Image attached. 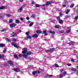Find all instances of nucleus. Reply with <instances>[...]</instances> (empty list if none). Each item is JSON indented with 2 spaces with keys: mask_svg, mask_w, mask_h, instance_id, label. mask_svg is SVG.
<instances>
[{
  "mask_svg": "<svg viewBox=\"0 0 78 78\" xmlns=\"http://www.w3.org/2000/svg\"><path fill=\"white\" fill-rule=\"evenodd\" d=\"M25 39L26 40H27V39H30V36H28Z\"/></svg>",
  "mask_w": 78,
  "mask_h": 78,
  "instance_id": "c03bdc74",
  "label": "nucleus"
},
{
  "mask_svg": "<svg viewBox=\"0 0 78 78\" xmlns=\"http://www.w3.org/2000/svg\"><path fill=\"white\" fill-rule=\"evenodd\" d=\"M32 37L35 38L37 37H38V35L37 34H34L32 36Z\"/></svg>",
  "mask_w": 78,
  "mask_h": 78,
  "instance_id": "1a4fd4ad",
  "label": "nucleus"
},
{
  "mask_svg": "<svg viewBox=\"0 0 78 78\" xmlns=\"http://www.w3.org/2000/svg\"><path fill=\"white\" fill-rule=\"evenodd\" d=\"M49 50L50 52H53V51H55V48H50Z\"/></svg>",
  "mask_w": 78,
  "mask_h": 78,
  "instance_id": "9d476101",
  "label": "nucleus"
},
{
  "mask_svg": "<svg viewBox=\"0 0 78 78\" xmlns=\"http://www.w3.org/2000/svg\"><path fill=\"white\" fill-rule=\"evenodd\" d=\"M75 42L71 41L70 42L68 43V44H69V45H75Z\"/></svg>",
  "mask_w": 78,
  "mask_h": 78,
  "instance_id": "7ed1b4c3",
  "label": "nucleus"
},
{
  "mask_svg": "<svg viewBox=\"0 0 78 78\" xmlns=\"http://www.w3.org/2000/svg\"><path fill=\"white\" fill-rule=\"evenodd\" d=\"M31 17H32V18H34V17H36V15L35 14H34L31 16Z\"/></svg>",
  "mask_w": 78,
  "mask_h": 78,
  "instance_id": "c756f323",
  "label": "nucleus"
},
{
  "mask_svg": "<svg viewBox=\"0 0 78 78\" xmlns=\"http://www.w3.org/2000/svg\"><path fill=\"white\" fill-rule=\"evenodd\" d=\"M51 2H46L45 4V5H46L47 6H48V5H51Z\"/></svg>",
  "mask_w": 78,
  "mask_h": 78,
  "instance_id": "423d86ee",
  "label": "nucleus"
},
{
  "mask_svg": "<svg viewBox=\"0 0 78 78\" xmlns=\"http://www.w3.org/2000/svg\"><path fill=\"white\" fill-rule=\"evenodd\" d=\"M60 70L61 72H63V71H64V69H61Z\"/></svg>",
  "mask_w": 78,
  "mask_h": 78,
  "instance_id": "864d4df0",
  "label": "nucleus"
},
{
  "mask_svg": "<svg viewBox=\"0 0 78 78\" xmlns=\"http://www.w3.org/2000/svg\"><path fill=\"white\" fill-rule=\"evenodd\" d=\"M10 26L12 28H13V27L16 26V24L15 23H12L10 25Z\"/></svg>",
  "mask_w": 78,
  "mask_h": 78,
  "instance_id": "20e7f679",
  "label": "nucleus"
},
{
  "mask_svg": "<svg viewBox=\"0 0 78 78\" xmlns=\"http://www.w3.org/2000/svg\"><path fill=\"white\" fill-rule=\"evenodd\" d=\"M19 1L20 2H22L23 1V0H19Z\"/></svg>",
  "mask_w": 78,
  "mask_h": 78,
  "instance_id": "4d7b16f0",
  "label": "nucleus"
},
{
  "mask_svg": "<svg viewBox=\"0 0 78 78\" xmlns=\"http://www.w3.org/2000/svg\"><path fill=\"white\" fill-rule=\"evenodd\" d=\"M34 24V22H31L30 24V27H31V26H33Z\"/></svg>",
  "mask_w": 78,
  "mask_h": 78,
  "instance_id": "a878e982",
  "label": "nucleus"
},
{
  "mask_svg": "<svg viewBox=\"0 0 78 78\" xmlns=\"http://www.w3.org/2000/svg\"><path fill=\"white\" fill-rule=\"evenodd\" d=\"M66 14H67L69 12H70V10L69 9H67L66 10Z\"/></svg>",
  "mask_w": 78,
  "mask_h": 78,
  "instance_id": "6ab92c4d",
  "label": "nucleus"
},
{
  "mask_svg": "<svg viewBox=\"0 0 78 78\" xmlns=\"http://www.w3.org/2000/svg\"><path fill=\"white\" fill-rule=\"evenodd\" d=\"M66 17H70V16H66Z\"/></svg>",
  "mask_w": 78,
  "mask_h": 78,
  "instance_id": "69168bd1",
  "label": "nucleus"
},
{
  "mask_svg": "<svg viewBox=\"0 0 78 78\" xmlns=\"http://www.w3.org/2000/svg\"><path fill=\"white\" fill-rule=\"evenodd\" d=\"M31 36H30V39H31Z\"/></svg>",
  "mask_w": 78,
  "mask_h": 78,
  "instance_id": "774afa93",
  "label": "nucleus"
},
{
  "mask_svg": "<svg viewBox=\"0 0 78 78\" xmlns=\"http://www.w3.org/2000/svg\"><path fill=\"white\" fill-rule=\"evenodd\" d=\"M32 4H34V1H33L32 2Z\"/></svg>",
  "mask_w": 78,
  "mask_h": 78,
  "instance_id": "5fc2aeb1",
  "label": "nucleus"
},
{
  "mask_svg": "<svg viewBox=\"0 0 78 78\" xmlns=\"http://www.w3.org/2000/svg\"><path fill=\"white\" fill-rule=\"evenodd\" d=\"M8 63L10 65H11L12 66L13 65V63H12V62L11 61H9L8 62Z\"/></svg>",
  "mask_w": 78,
  "mask_h": 78,
  "instance_id": "ddd939ff",
  "label": "nucleus"
},
{
  "mask_svg": "<svg viewBox=\"0 0 78 78\" xmlns=\"http://www.w3.org/2000/svg\"><path fill=\"white\" fill-rule=\"evenodd\" d=\"M74 4H72L70 6V8H73V6H74Z\"/></svg>",
  "mask_w": 78,
  "mask_h": 78,
  "instance_id": "5701e85b",
  "label": "nucleus"
},
{
  "mask_svg": "<svg viewBox=\"0 0 78 78\" xmlns=\"http://www.w3.org/2000/svg\"><path fill=\"white\" fill-rule=\"evenodd\" d=\"M11 44L14 47H16V48H18V47H19V46H18V45H17L16 44H15L14 43H12Z\"/></svg>",
  "mask_w": 78,
  "mask_h": 78,
  "instance_id": "0eeeda50",
  "label": "nucleus"
},
{
  "mask_svg": "<svg viewBox=\"0 0 78 78\" xmlns=\"http://www.w3.org/2000/svg\"><path fill=\"white\" fill-rule=\"evenodd\" d=\"M1 58H2V55H0V59H1Z\"/></svg>",
  "mask_w": 78,
  "mask_h": 78,
  "instance_id": "680f3d73",
  "label": "nucleus"
},
{
  "mask_svg": "<svg viewBox=\"0 0 78 78\" xmlns=\"http://www.w3.org/2000/svg\"><path fill=\"white\" fill-rule=\"evenodd\" d=\"M12 36H13L14 37H16V36H17V35L16 33H13V34H12Z\"/></svg>",
  "mask_w": 78,
  "mask_h": 78,
  "instance_id": "f3484780",
  "label": "nucleus"
},
{
  "mask_svg": "<svg viewBox=\"0 0 78 78\" xmlns=\"http://www.w3.org/2000/svg\"><path fill=\"white\" fill-rule=\"evenodd\" d=\"M12 19H10L9 20V23H12Z\"/></svg>",
  "mask_w": 78,
  "mask_h": 78,
  "instance_id": "7c9ffc66",
  "label": "nucleus"
},
{
  "mask_svg": "<svg viewBox=\"0 0 78 78\" xmlns=\"http://www.w3.org/2000/svg\"><path fill=\"white\" fill-rule=\"evenodd\" d=\"M6 29H3L1 31L4 32V31H6Z\"/></svg>",
  "mask_w": 78,
  "mask_h": 78,
  "instance_id": "37998d69",
  "label": "nucleus"
},
{
  "mask_svg": "<svg viewBox=\"0 0 78 78\" xmlns=\"http://www.w3.org/2000/svg\"><path fill=\"white\" fill-rule=\"evenodd\" d=\"M62 13H61V12L60 13V16H61L62 15Z\"/></svg>",
  "mask_w": 78,
  "mask_h": 78,
  "instance_id": "13d9d810",
  "label": "nucleus"
},
{
  "mask_svg": "<svg viewBox=\"0 0 78 78\" xmlns=\"http://www.w3.org/2000/svg\"><path fill=\"white\" fill-rule=\"evenodd\" d=\"M35 6L37 8H39V4H36L35 5Z\"/></svg>",
  "mask_w": 78,
  "mask_h": 78,
  "instance_id": "f704fd0d",
  "label": "nucleus"
},
{
  "mask_svg": "<svg viewBox=\"0 0 78 78\" xmlns=\"http://www.w3.org/2000/svg\"><path fill=\"white\" fill-rule=\"evenodd\" d=\"M20 20H22V21L23 20V18H20Z\"/></svg>",
  "mask_w": 78,
  "mask_h": 78,
  "instance_id": "6e6d98bb",
  "label": "nucleus"
},
{
  "mask_svg": "<svg viewBox=\"0 0 78 78\" xmlns=\"http://www.w3.org/2000/svg\"><path fill=\"white\" fill-rule=\"evenodd\" d=\"M6 16H7V17H11V15H10V14H6Z\"/></svg>",
  "mask_w": 78,
  "mask_h": 78,
  "instance_id": "c9c22d12",
  "label": "nucleus"
},
{
  "mask_svg": "<svg viewBox=\"0 0 78 78\" xmlns=\"http://www.w3.org/2000/svg\"><path fill=\"white\" fill-rule=\"evenodd\" d=\"M36 33L38 34H39L42 33V32H41V31L40 30H38L37 31Z\"/></svg>",
  "mask_w": 78,
  "mask_h": 78,
  "instance_id": "dca6fc26",
  "label": "nucleus"
},
{
  "mask_svg": "<svg viewBox=\"0 0 78 78\" xmlns=\"http://www.w3.org/2000/svg\"><path fill=\"white\" fill-rule=\"evenodd\" d=\"M67 66H72V64H71V63H67Z\"/></svg>",
  "mask_w": 78,
  "mask_h": 78,
  "instance_id": "79ce46f5",
  "label": "nucleus"
},
{
  "mask_svg": "<svg viewBox=\"0 0 78 78\" xmlns=\"http://www.w3.org/2000/svg\"><path fill=\"white\" fill-rule=\"evenodd\" d=\"M5 8H6L5 6H2L0 7V9H4Z\"/></svg>",
  "mask_w": 78,
  "mask_h": 78,
  "instance_id": "2eb2a0df",
  "label": "nucleus"
},
{
  "mask_svg": "<svg viewBox=\"0 0 78 78\" xmlns=\"http://www.w3.org/2000/svg\"><path fill=\"white\" fill-rule=\"evenodd\" d=\"M71 61L72 62H75V60H74V59H73V58H71Z\"/></svg>",
  "mask_w": 78,
  "mask_h": 78,
  "instance_id": "a18cd8bd",
  "label": "nucleus"
},
{
  "mask_svg": "<svg viewBox=\"0 0 78 78\" xmlns=\"http://www.w3.org/2000/svg\"><path fill=\"white\" fill-rule=\"evenodd\" d=\"M43 33H44V34L46 33H47V30H44L43 31Z\"/></svg>",
  "mask_w": 78,
  "mask_h": 78,
  "instance_id": "49530a36",
  "label": "nucleus"
},
{
  "mask_svg": "<svg viewBox=\"0 0 78 78\" xmlns=\"http://www.w3.org/2000/svg\"><path fill=\"white\" fill-rule=\"evenodd\" d=\"M42 9H43L44 10V9H45V8L44 7H43L42 8Z\"/></svg>",
  "mask_w": 78,
  "mask_h": 78,
  "instance_id": "052dcab7",
  "label": "nucleus"
},
{
  "mask_svg": "<svg viewBox=\"0 0 78 78\" xmlns=\"http://www.w3.org/2000/svg\"><path fill=\"white\" fill-rule=\"evenodd\" d=\"M55 67H59V65L58 64H55Z\"/></svg>",
  "mask_w": 78,
  "mask_h": 78,
  "instance_id": "72a5a7b5",
  "label": "nucleus"
},
{
  "mask_svg": "<svg viewBox=\"0 0 78 78\" xmlns=\"http://www.w3.org/2000/svg\"><path fill=\"white\" fill-rule=\"evenodd\" d=\"M27 50V48H23L22 53L24 54L22 55L19 54V57H22V56H23L25 58H27L28 56L30 55V51L28 52V51Z\"/></svg>",
  "mask_w": 78,
  "mask_h": 78,
  "instance_id": "f257e3e1",
  "label": "nucleus"
},
{
  "mask_svg": "<svg viewBox=\"0 0 78 78\" xmlns=\"http://www.w3.org/2000/svg\"><path fill=\"white\" fill-rule=\"evenodd\" d=\"M56 21L55 20H52V22H53V23H55V22Z\"/></svg>",
  "mask_w": 78,
  "mask_h": 78,
  "instance_id": "de8ad7c7",
  "label": "nucleus"
},
{
  "mask_svg": "<svg viewBox=\"0 0 78 78\" xmlns=\"http://www.w3.org/2000/svg\"><path fill=\"white\" fill-rule=\"evenodd\" d=\"M45 6V4H43V5H42L43 7H44V6Z\"/></svg>",
  "mask_w": 78,
  "mask_h": 78,
  "instance_id": "bf43d9fd",
  "label": "nucleus"
},
{
  "mask_svg": "<svg viewBox=\"0 0 78 78\" xmlns=\"http://www.w3.org/2000/svg\"><path fill=\"white\" fill-rule=\"evenodd\" d=\"M45 51H46V53H48V52H50V50H45Z\"/></svg>",
  "mask_w": 78,
  "mask_h": 78,
  "instance_id": "a19ab883",
  "label": "nucleus"
},
{
  "mask_svg": "<svg viewBox=\"0 0 78 78\" xmlns=\"http://www.w3.org/2000/svg\"><path fill=\"white\" fill-rule=\"evenodd\" d=\"M2 57H4V55H2Z\"/></svg>",
  "mask_w": 78,
  "mask_h": 78,
  "instance_id": "338daca9",
  "label": "nucleus"
},
{
  "mask_svg": "<svg viewBox=\"0 0 78 78\" xmlns=\"http://www.w3.org/2000/svg\"><path fill=\"white\" fill-rule=\"evenodd\" d=\"M8 42H11V40L9 39L8 38H6L5 39Z\"/></svg>",
  "mask_w": 78,
  "mask_h": 78,
  "instance_id": "c85d7f7f",
  "label": "nucleus"
},
{
  "mask_svg": "<svg viewBox=\"0 0 78 78\" xmlns=\"http://www.w3.org/2000/svg\"><path fill=\"white\" fill-rule=\"evenodd\" d=\"M20 74H22V73H23V72H20Z\"/></svg>",
  "mask_w": 78,
  "mask_h": 78,
  "instance_id": "0e129e2a",
  "label": "nucleus"
},
{
  "mask_svg": "<svg viewBox=\"0 0 78 78\" xmlns=\"http://www.w3.org/2000/svg\"><path fill=\"white\" fill-rule=\"evenodd\" d=\"M15 23H20V21L19 20H15Z\"/></svg>",
  "mask_w": 78,
  "mask_h": 78,
  "instance_id": "412c9836",
  "label": "nucleus"
},
{
  "mask_svg": "<svg viewBox=\"0 0 78 78\" xmlns=\"http://www.w3.org/2000/svg\"><path fill=\"white\" fill-rule=\"evenodd\" d=\"M40 71L37 70L35 71H33L32 72L33 75H36V73H40Z\"/></svg>",
  "mask_w": 78,
  "mask_h": 78,
  "instance_id": "f03ea898",
  "label": "nucleus"
},
{
  "mask_svg": "<svg viewBox=\"0 0 78 78\" xmlns=\"http://www.w3.org/2000/svg\"><path fill=\"white\" fill-rule=\"evenodd\" d=\"M66 75H67V72L66 71H64L63 72V75L64 76H65Z\"/></svg>",
  "mask_w": 78,
  "mask_h": 78,
  "instance_id": "4468645a",
  "label": "nucleus"
},
{
  "mask_svg": "<svg viewBox=\"0 0 78 78\" xmlns=\"http://www.w3.org/2000/svg\"><path fill=\"white\" fill-rule=\"evenodd\" d=\"M63 7L65 8V7H66V5L64 4L63 5Z\"/></svg>",
  "mask_w": 78,
  "mask_h": 78,
  "instance_id": "09e8293b",
  "label": "nucleus"
},
{
  "mask_svg": "<svg viewBox=\"0 0 78 78\" xmlns=\"http://www.w3.org/2000/svg\"><path fill=\"white\" fill-rule=\"evenodd\" d=\"M6 50H7V48H5L4 49V50L3 51V53H5V52L6 51Z\"/></svg>",
  "mask_w": 78,
  "mask_h": 78,
  "instance_id": "cd10ccee",
  "label": "nucleus"
},
{
  "mask_svg": "<svg viewBox=\"0 0 78 78\" xmlns=\"http://www.w3.org/2000/svg\"><path fill=\"white\" fill-rule=\"evenodd\" d=\"M4 46H5V44H2V43L0 44V47H4Z\"/></svg>",
  "mask_w": 78,
  "mask_h": 78,
  "instance_id": "bb28decb",
  "label": "nucleus"
},
{
  "mask_svg": "<svg viewBox=\"0 0 78 78\" xmlns=\"http://www.w3.org/2000/svg\"><path fill=\"white\" fill-rule=\"evenodd\" d=\"M57 20H61V16H58L57 17Z\"/></svg>",
  "mask_w": 78,
  "mask_h": 78,
  "instance_id": "a211bd4d",
  "label": "nucleus"
},
{
  "mask_svg": "<svg viewBox=\"0 0 78 78\" xmlns=\"http://www.w3.org/2000/svg\"><path fill=\"white\" fill-rule=\"evenodd\" d=\"M58 76H59V78H63V76H64L63 75H58Z\"/></svg>",
  "mask_w": 78,
  "mask_h": 78,
  "instance_id": "b1692460",
  "label": "nucleus"
},
{
  "mask_svg": "<svg viewBox=\"0 0 78 78\" xmlns=\"http://www.w3.org/2000/svg\"><path fill=\"white\" fill-rule=\"evenodd\" d=\"M23 8L22 7H21L18 10V12H21L22 11Z\"/></svg>",
  "mask_w": 78,
  "mask_h": 78,
  "instance_id": "6e6552de",
  "label": "nucleus"
},
{
  "mask_svg": "<svg viewBox=\"0 0 78 78\" xmlns=\"http://www.w3.org/2000/svg\"><path fill=\"white\" fill-rule=\"evenodd\" d=\"M49 32L50 33H51V34H55V31H52L51 30H50L49 31Z\"/></svg>",
  "mask_w": 78,
  "mask_h": 78,
  "instance_id": "f8f14e48",
  "label": "nucleus"
},
{
  "mask_svg": "<svg viewBox=\"0 0 78 78\" xmlns=\"http://www.w3.org/2000/svg\"><path fill=\"white\" fill-rule=\"evenodd\" d=\"M26 19L27 20H29V19H30V18L28 17H27Z\"/></svg>",
  "mask_w": 78,
  "mask_h": 78,
  "instance_id": "8fccbe9b",
  "label": "nucleus"
},
{
  "mask_svg": "<svg viewBox=\"0 0 78 78\" xmlns=\"http://www.w3.org/2000/svg\"><path fill=\"white\" fill-rule=\"evenodd\" d=\"M47 35H48V34L47 33H46L44 34V36H47Z\"/></svg>",
  "mask_w": 78,
  "mask_h": 78,
  "instance_id": "603ef678",
  "label": "nucleus"
},
{
  "mask_svg": "<svg viewBox=\"0 0 78 78\" xmlns=\"http://www.w3.org/2000/svg\"><path fill=\"white\" fill-rule=\"evenodd\" d=\"M59 21V23H60V24H62L63 23V20H58Z\"/></svg>",
  "mask_w": 78,
  "mask_h": 78,
  "instance_id": "9b49d317",
  "label": "nucleus"
},
{
  "mask_svg": "<svg viewBox=\"0 0 78 78\" xmlns=\"http://www.w3.org/2000/svg\"><path fill=\"white\" fill-rule=\"evenodd\" d=\"M71 70L72 71H73L74 72H76V69L74 68H72L71 69Z\"/></svg>",
  "mask_w": 78,
  "mask_h": 78,
  "instance_id": "aec40b11",
  "label": "nucleus"
},
{
  "mask_svg": "<svg viewBox=\"0 0 78 78\" xmlns=\"http://www.w3.org/2000/svg\"><path fill=\"white\" fill-rule=\"evenodd\" d=\"M31 55V53L30 52V55Z\"/></svg>",
  "mask_w": 78,
  "mask_h": 78,
  "instance_id": "e2e57ef3",
  "label": "nucleus"
},
{
  "mask_svg": "<svg viewBox=\"0 0 78 78\" xmlns=\"http://www.w3.org/2000/svg\"><path fill=\"white\" fill-rule=\"evenodd\" d=\"M70 31H71V30L69 29V30H68L66 31V33H70Z\"/></svg>",
  "mask_w": 78,
  "mask_h": 78,
  "instance_id": "473e14b6",
  "label": "nucleus"
},
{
  "mask_svg": "<svg viewBox=\"0 0 78 78\" xmlns=\"http://www.w3.org/2000/svg\"><path fill=\"white\" fill-rule=\"evenodd\" d=\"M25 34L27 36H28L29 34H30V32L29 31H28V32H27L25 33Z\"/></svg>",
  "mask_w": 78,
  "mask_h": 78,
  "instance_id": "4be33fe9",
  "label": "nucleus"
},
{
  "mask_svg": "<svg viewBox=\"0 0 78 78\" xmlns=\"http://www.w3.org/2000/svg\"><path fill=\"white\" fill-rule=\"evenodd\" d=\"M60 32L61 33H64V30H61L60 31Z\"/></svg>",
  "mask_w": 78,
  "mask_h": 78,
  "instance_id": "4c0bfd02",
  "label": "nucleus"
},
{
  "mask_svg": "<svg viewBox=\"0 0 78 78\" xmlns=\"http://www.w3.org/2000/svg\"><path fill=\"white\" fill-rule=\"evenodd\" d=\"M78 19V16H76L75 17L74 19L75 20H77Z\"/></svg>",
  "mask_w": 78,
  "mask_h": 78,
  "instance_id": "e433bc0d",
  "label": "nucleus"
},
{
  "mask_svg": "<svg viewBox=\"0 0 78 78\" xmlns=\"http://www.w3.org/2000/svg\"><path fill=\"white\" fill-rule=\"evenodd\" d=\"M21 32V30H20V29H18V32H19V33H20V32Z\"/></svg>",
  "mask_w": 78,
  "mask_h": 78,
  "instance_id": "3c124183",
  "label": "nucleus"
},
{
  "mask_svg": "<svg viewBox=\"0 0 78 78\" xmlns=\"http://www.w3.org/2000/svg\"><path fill=\"white\" fill-rule=\"evenodd\" d=\"M13 70L15 72H20V69L18 68H14L13 69Z\"/></svg>",
  "mask_w": 78,
  "mask_h": 78,
  "instance_id": "39448f33",
  "label": "nucleus"
},
{
  "mask_svg": "<svg viewBox=\"0 0 78 78\" xmlns=\"http://www.w3.org/2000/svg\"><path fill=\"white\" fill-rule=\"evenodd\" d=\"M14 56L15 58H18V56L16 55H14Z\"/></svg>",
  "mask_w": 78,
  "mask_h": 78,
  "instance_id": "ea45409f",
  "label": "nucleus"
},
{
  "mask_svg": "<svg viewBox=\"0 0 78 78\" xmlns=\"http://www.w3.org/2000/svg\"><path fill=\"white\" fill-rule=\"evenodd\" d=\"M12 41L13 42H16V38H13L12 40Z\"/></svg>",
  "mask_w": 78,
  "mask_h": 78,
  "instance_id": "2f4dec72",
  "label": "nucleus"
},
{
  "mask_svg": "<svg viewBox=\"0 0 78 78\" xmlns=\"http://www.w3.org/2000/svg\"><path fill=\"white\" fill-rule=\"evenodd\" d=\"M55 28L58 29L59 28V26L58 25H56L55 26Z\"/></svg>",
  "mask_w": 78,
  "mask_h": 78,
  "instance_id": "393cba45",
  "label": "nucleus"
},
{
  "mask_svg": "<svg viewBox=\"0 0 78 78\" xmlns=\"http://www.w3.org/2000/svg\"><path fill=\"white\" fill-rule=\"evenodd\" d=\"M53 76L52 75H47L46 76H49V77H51Z\"/></svg>",
  "mask_w": 78,
  "mask_h": 78,
  "instance_id": "58836bf2",
  "label": "nucleus"
}]
</instances>
